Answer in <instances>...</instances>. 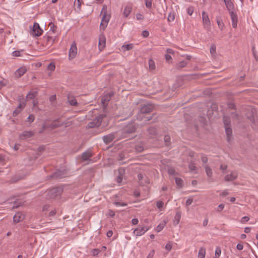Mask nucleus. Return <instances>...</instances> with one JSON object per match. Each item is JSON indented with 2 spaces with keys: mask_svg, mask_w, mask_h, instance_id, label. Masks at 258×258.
Masks as SVG:
<instances>
[{
  "mask_svg": "<svg viewBox=\"0 0 258 258\" xmlns=\"http://www.w3.org/2000/svg\"><path fill=\"white\" fill-rule=\"evenodd\" d=\"M151 111V108L147 105H145L141 108V112L138 114V117L142 119L144 114Z\"/></svg>",
  "mask_w": 258,
  "mask_h": 258,
  "instance_id": "12",
  "label": "nucleus"
},
{
  "mask_svg": "<svg viewBox=\"0 0 258 258\" xmlns=\"http://www.w3.org/2000/svg\"><path fill=\"white\" fill-rule=\"evenodd\" d=\"M119 133H115L104 136L103 137V140L106 144H109L115 139V137Z\"/></svg>",
  "mask_w": 258,
  "mask_h": 258,
  "instance_id": "8",
  "label": "nucleus"
},
{
  "mask_svg": "<svg viewBox=\"0 0 258 258\" xmlns=\"http://www.w3.org/2000/svg\"><path fill=\"white\" fill-rule=\"evenodd\" d=\"M225 127V132L227 136V141L228 142L230 140V137L232 134V129L230 127V126H226Z\"/></svg>",
  "mask_w": 258,
  "mask_h": 258,
  "instance_id": "28",
  "label": "nucleus"
},
{
  "mask_svg": "<svg viewBox=\"0 0 258 258\" xmlns=\"http://www.w3.org/2000/svg\"><path fill=\"white\" fill-rule=\"evenodd\" d=\"M249 220V218L247 216H244L241 219V223H245L247 222Z\"/></svg>",
  "mask_w": 258,
  "mask_h": 258,
  "instance_id": "52",
  "label": "nucleus"
},
{
  "mask_svg": "<svg viewBox=\"0 0 258 258\" xmlns=\"http://www.w3.org/2000/svg\"><path fill=\"white\" fill-rule=\"evenodd\" d=\"M106 46V38L104 35H100L99 36V40L98 47L100 50H102Z\"/></svg>",
  "mask_w": 258,
  "mask_h": 258,
  "instance_id": "10",
  "label": "nucleus"
},
{
  "mask_svg": "<svg viewBox=\"0 0 258 258\" xmlns=\"http://www.w3.org/2000/svg\"><path fill=\"white\" fill-rule=\"evenodd\" d=\"M82 3V0H75L74 2V5L77 6V12H79L81 9V5Z\"/></svg>",
  "mask_w": 258,
  "mask_h": 258,
  "instance_id": "31",
  "label": "nucleus"
},
{
  "mask_svg": "<svg viewBox=\"0 0 258 258\" xmlns=\"http://www.w3.org/2000/svg\"><path fill=\"white\" fill-rule=\"evenodd\" d=\"M149 229L147 227H139L134 230L133 233L137 237L140 236L144 234Z\"/></svg>",
  "mask_w": 258,
  "mask_h": 258,
  "instance_id": "6",
  "label": "nucleus"
},
{
  "mask_svg": "<svg viewBox=\"0 0 258 258\" xmlns=\"http://www.w3.org/2000/svg\"><path fill=\"white\" fill-rule=\"evenodd\" d=\"M168 173L169 174L174 175L175 174V171L174 169L171 168L168 170Z\"/></svg>",
  "mask_w": 258,
  "mask_h": 258,
  "instance_id": "62",
  "label": "nucleus"
},
{
  "mask_svg": "<svg viewBox=\"0 0 258 258\" xmlns=\"http://www.w3.org/2000/svg\"><path fill=\"white\" fill-rule=\"evenodd\" d=\"M114 204L116 207H119V206L124 207V206H127V204L126 203H123V202H114Z\"/></svg>",
  "mask_w": 258,
  "mask_h": 258,
  "instance_id": "41",
  "label": "nucleus"
},
{
  "mask_svg": "<svg viewBox=\"0 0 258 258\" xmlns=\"http://www.w3.org/2000/svg\"><path fill=\"white\" fill-rule=\"evenodd\" d=\"M206 174L208 177H211L213 175V172L212 169L207 165H205L204 166Z\"/></svg>",
  "mask_w": 258,
  "mask_h": 258,
  "instance_id": "26",
  "label": "nucleus"
},
{
  "mask_svg": "<svg viewBox=\"0 0 258 258\" xmlns=\"http://www.w3.org/2000/svg\"><path fill=\"white\" fill-rule=\"evenodd\" d=\"M47 69L49 70H50L51 71H54L55 69V64L53 62L50 63L47 67Z\"/></svg>",
  "mask_w": 258,
  "mask_h": 258,
  "instance_id": "40",
  "label": "nucleus"
},
{
  "mask_svg": "<svg viewBox=\"0 0 258 258\" xmlns=\"http://www.w3.org/2000/svg\"><path fill=\"white\" fill-rule=\"evenodd\" d=\"M202 21L204 28L208 31H210L211 27V23L208 14L205 11L202 12Z\"/></svg>",
  "mask_w": 258,
  "mask_h": 258,
  "instance_id": "3",
  "label": "nucleus"
},
{
  "mask_svg": "<svg viewBox=\"0 0 258 258\" xmlns=\"http://www.w3.org/2000/svg\"><path fill=\"white\" fill-rule=\"evenodd\" d=\"M224 208V205L223 204H220L217 207V211L220 212L222 211Z\"/></svg>",
  "mask_w": 258,
  "mask_h": 258,
  "instance_id": "55",
  "label": "nucleus"
},
{
  "mask_svg": "<svg viewBox=\"0 0 258 258\" xmlns=\"http://www.w3.org/2000/svg\"><path fill=\"white\" fill-rule=\"evenodd\" d=\"M172 247V242L169 241L165 245V248L168 251H170Z\"/></svg>",
  "mask_w": 258,
  "mask_h": 258,
  "instance_id": "37",
  "label": "nucleus"
},
{
  "mask_svg": "<svg viewBox=\"0 0 258 258\" xmlns=\"http://www.w3.org/2000/svg\"><path fill=\"white\" fill-rule=\"evenodd\" d=\"M77 47L76 43L74 42L72 43L69 49V58L70 59L74 58L77 54Z\"/></svg>",
  "mask_w": 258,
  "mask_h": 258,
  "instance_id": "5",
  "label": "nucleus"
},
{
  "mask_svg": "<svg viewBox=\"0 0 258 258\" xmlns=\"http://www.w3.org/2000/svg\"><path fill=\"white\" fill-rule=\"evenodd\" d=\"M37 94H38V92L36 91H30L27 95L26 98L27 99H33L37 96Z\"/></svg>",
  "mask_w": 258,
  "mask_h": 258,
  "instance_id": "25",
  "label": "nucleus"
},
{
  "mask_svg": "<svg viewBox=\"0 0 258 258\" xmlns=\"http://www.w3.org/2000/svg\"><path fill=\"white\" fill-rule=\"evenodd\" d=\"M68 101L70 103V104L72 105L75 106L77 104V101L76 99L73 97H69Z\"/></svg>",
  "mask_w": 258,
  "mask_h": 258,
  "instance_id": "32",
  "label": "nucleus"
},
{
  "mask_svg": "<svg viewBox=\"0 0 258 258\" xmlns=\"http://www.w3.org/2000/svg\"><path fill=\"white\" fill-rule=\"evenodd\" d=\"M221 253V250L220 248H219V247L216 248V250H215V256L216 257H219Z\"/></svg>",
  "mask_w": 258,
  "mask_h": 258,
  "instance_id": "45",
  "label": "nucleus"
},
{
  "mask_svg": "<svg viewBox=\"0 0 258 258\" xmlns=\"http://www.w3.org/2000/svg\"><path fill=\"white\" fill-rule=\"evenodd\" d=\"M164 139L165 143H169L170 141V137L169 136H165Z\"/></svg>",
  "mask_w": 258,
  "mask_h": 258,
  "instance_id": "59",
  "label": "nucleus"
},
{
  "mask_svg": "<svg viewBox=\"0 0 258 258\" xmlns=\"http://www.w3.org/2000/svg\"><path fill=\"white\" fill-rule=\"evenodd\" d=\"M237 177V173L235 171H232L229 174L225 176V180L226 181H232L235 179Z\"/></svg>",
  "mask_w": 258,
  "mask_h": 258,
  "instance_id": "13",
  "label": "nucleus"
},
{
  "mask_svg": "<svg viewBox=\"0 0 258 258\" xmlns=\"http://www.w3.org/2000/svg\"><path fill=\"white\" fill-rule=\"evenodd\" d=\"M132 11V8L130 6H126L124 8L123 14L124 17H127L131 13Z\"/></svg>",
  "mask_w": 258,
  "mask_h": 258,
  "instance_id": "29",
  "label": "nucleus"
},
{
  "mask_svg": "<svg viewBox=\"0 0 258 258\" xmlns=\"http://www.w3.org/2000/svg\"><path fill=\"white\" fill-rule=\"evenodd\" d=\"M34 133L31 131H25L23 132L20 135V138L21 140H24L32 137Z\"/></svg>",
  "mask_w": 258,
  "mask_h": 258,
  "instance_id": "15",
  "label": "nucleus"
},
{
  "mask_svg": "<svg viewBox=\"0 0 258 258\" xmlns=\"http://www.w3.org/2000/svg\"><path fill=\"white\" fill-rule=\"evenodd\" d=\"M148 133L150 135H154L157 133V130L155 127H151L148 129Z\"/></svg>",
  "mask_w": 258,
  "mask_h": 258,
  "instance_id": "39",
  "label": "nucleus"
},
{
  "mask_svg": "<svg viewBox=\"0 0 258 258\" xmlns=\"http://www.w3.org/2000/svg\"><path fill=\"white\" fill-rule=\"evenodd\" d=\"M27 120L28 121L31 122H33L34 120V115H30L28 118H27Z\"/></svg>",
  "mask_w": 258,
  "mask_h": 258,
  "instance_id": "56",
  "label": "nucleus"
},
{
  "mask_svg": "<svg viewBox=\"0 0 258 258\" xmlns=\"http://www.w3.org/2000/svg\"><path fill=\"white\" fill-rule=\"evenodd\" d=\"M181 218V212L178 211L176 213L175 216L174 217V219L173 220V224L174 225H177L179 224L180 220Z\"/></svg>",
  "mask_w": 258,
  "mask_h": 258,
  "instance_id": "22",
  "label": "nucleus"
},
{
  "mask_svg": "<svg viewBox=\"0 0 258 258\" xmlns=\"http://www.w3.org/2000/svg\"><path fill=\"white\" fill-rule=\"evenodd\" d=\"M26 71L27 70L25 68H20L15 72V75L17 77H20L26 73Z\"/></svg>",
  "mask_w": 258,
  "mask_h": 258,
  "instance_id": "19",
  "label": "nucleus"
},
{
  "mask_svg": "<svg viewBox=\"0 0 258 258\" xmlns=\"http://www.w3.org/2000/svg\"><path fill=\"white\" fill-rule=\"evenodd\" d=\"M210 51L212 56H215L216 54V47L215 45L213 44L211 46Z\"/></svg>",
  "mask_w": 258,
  "mask_h": 258,
  "instance_id": "35",
  "label": "nucleus"
},
{
  "mask_svg": "<svg viewBox=\"0 0 258 258\" xmlns=\"http://www.w3.org/2000/svg\"><path fill=\"white\" fill-rule=\"evenodd\" d=\"M166 225V222L165 221L162 223H160L156 228L155 230L157 232H160L164 227Z\"/></svg>",
  "mask_w": 258,
  "mask_h": 258,
  "instance_id": "30",
  "label": "nucleus"
},
{
  "mask_svg": "<svg viewBox=\"0 0 258 258\" xmlns=\"http://www.w3.org/2000/svg\"><path fill=\"white\" fill-rule=\"evenodd\" d=\"M174 14H172V13H170L169 15H168V21L169 22H172V21H173L174 20Z\"/></svg>",
  "mask_w": 258,
  "mask_h": 258,
  "instance_id": "43",
  "label": "nucleus"
},
{
  "mask_svg": "<svg viewBox=\"0 0 258 258\" xmlns=\"http://www.w3.org/2000/svg\"><path fill=\"white\" fill-rule=\"evenodd\" d=\"M62 124L59 123L58 120H55L50 124L48 126H47L46 124H44L43 125V130H45L46 128L49 127L50 128H54L60 126Z\"/></svg>",
  "mask_w": 258,
  "mask_h": 258,
  "instance_id": "14",
  "label": "nucleus"
},
{
  "mask_svg": "<svg viewBox=\"0 0 258 258\" xmlns=\"http://www.w3.org/2000/svg\"><path fill=\"white\" fill-rule=\"evenodd\" d=\"M227 165H221L220 167V170H221L223 172L225 171L227 169Z\"/></svg>",
  "mask_w": 258,
  "mask_h": 258,
  "instance_id": "58",
  "label": "nucleus"
},
{
  "mask_svg": "<svg viewBox=\"0 0 258 258\" xmlns=\"http://www.w3.org/2000/svg\"><path fill=\"white\" fill-rule=\"evenodd\" d=\"M100 250L97 248L93 249L91 251L92 255L94 256L98 255L100 253Z\"/></svg>",
  "mask_w": 258,
  "mask_h": 258,
  "instance_id": "42",
  "label": "nucleus"
},
{
  "mask_svg": "<svg viewBox=\"0 0 258 258\" xmlns=\"http://www.w3.org/2000/svg\"><path fill=\"white\" fill-rule=\"evenodd\" d=\"M134 47V45L132 43L124 44L121 47V51L125 52L128 50L132 49Z\"/></svg>",
  "mask_w": 258,
  "mask_h": 258,
  "instance_id": "21",
  "label": "nucleus"
},
{
  "mask_svg": "<svg viewBox=\"0 0 258 258\" xmlns=\"http://www.w3.org/2000/svg\"><path fill=\"white\" fill-rule=\"evenodd\" d=\"M111 96L112 94L111 93H107L102 96L101 103L103 106L107 104L108 102L110 100Z\"/></svg>",
  "mask_w": 258,
  "mask_h": 258,
  "instance_id": "17",
  "label": "nucleus"
},
{
  "mask_svg": "<svg viewBox=\"0 0 258 258\" xmlns=\"http://www.w3.org/2000/svg\"><path fill=\"white\" fill-rule=\"evenodd\" d=\"M139 222V220L137 218H134L132 220V223L133 225H137Z\"/></svg>",
  "mask_w": 258,
  "mask_h": 258,
  "instance_id": "60",
  "label": "nucleus"
},
{
  "mask_svg": "<svg viewBox=\"0 0 258 258\" xmlns=\"http://www.w3.org/2000/svg\"><path fill=\"white\" fill-rule=\"evenodd\" d=\"M101 14L103 15L101 22L100 23V29L104 30L107 27L110 18V15L107 13V7L106 6H103Z\"/></svg>",
  "mask_w": 258,
  "mask_h": 258,
  "instance_id": "1",
  "label": "nucleus"
},
{
  "mask_svg": "<svg viewBox=\"0 0 258 258\" xmlns=\"http://www.w3.org/2000/svg\"><path fill=\"white\" fill-rule=\"evenodd\" d=\"M92 155L91 152L88 151L84 152L82 154V158L83 160L87 161L89 160L92 157Z\"/></svg>",
  "mask_w": 258,
  "mask_h": 258,
  "instance_id": "23",
  "label": "nucleus"
},
{
  "mask_svg": "<svg viewBox=\"0 0 258 258\" xmlns=\"http://www.w3.org/2000/svg\"><path fill=\"white\" fill-rule=\"evenodd\" d=\"M216 21L218 26V28L220 31H222L225 29V25L224 23L222 18L220 16H217L216 17Z\"/></svg>",
  "mask_w": 258,
  "mask_h": 258,
  "instance_id": "11",
  "label": "nucleus"
},
{
  "mask_svg": "<svg viewBox=\"0 0 258 258\" xmlns=\"http://www.w3.org/2000/svg\"><path fill=\"white\" fill-rule=\"evenodd\" d=\"M26 105V103L25 102H23L20 103L18 107V108L13 111V116H16L21 111V108H24Z\"/></svg>",
  "mask_w": 258,
  "mask_h": 258,
  "instance_id": "24",
  "label": "nucleus"
},
{
  "mask_svg": "<svg viewBox=\"0 0 258 258\" xmlns=\"http://www.w3.org/2000/svg\"><path fill=\"white\" fill-rule=\"evenodd\" d=\"M46 38L48 41L50 42L51 43H53L54 39L52 36H47Z\"/></svg>",
  "mask_w": 258,
  "mask_h": 258,
  "instance_id": "54",
  "label": "nucleus"
},
{
  "mask_svg": "<svg viewBox=\"0 0 258 258\" xmlns=\"http://www.w3.org/2000/svg\"><path fill=\"white\" fill-rule=\"evenodd\" d=\"M165 57L167 61H168V62H171L172 57L170 55L166 54L165 55Z\"/></svg>",
  "mask_w": 258,
  "mask_h": 258,
  "instance_id": "48",
  "label": "nucleus"
},
{
  "mask_svg": "<svg viewBox=\"0 0 258 258\" xmlns=\"http://www.w3.org/2000/svg\"><path fill=\"white\" fill-rule=\"evenodd\" d=\"M137 128V125L135 123L128 124L124 129L125 133H132L134 132Z\"/></svg>",
  "mask_w": 258,
  "mask_h": 258,
  "instance_id": "9",
  "label": "nucleus"
},
{
  "mask_svg": "<svg viewBox=\"0 0 258 258\" xmlns=\"http://www.w3.org/2000/svg\"><path fill=\"white\" fill-rule=\"evenodd\" d=\"M20 53L21 52L20 51H14L12 52V56H20Z\"/></svg>",
  "mask_w": 258,
  "mask_h": 258,
  "instance_id": "50",
  "label": "nucleus"
},
{
  "mask_svg": "<svg viewBox=\"0 0 258 258\" xmlns=\"http://www.w3.org/2000/svg\"><path fill=\"white\" fill-rule=\"evenodd\" d=\"M113 232L112 230H109L106 234V235L108 237H110L112 236Z\"/></svg>",
  "mask_w": 258,
  "mask_h": 258,
  "instance_id": "64",
  "label": "nucleus"
},
{
  "mask_svg": "<svg viewBox=\"0 0 258 258\" xmlns=\"http://www.w3.org/2000/svg\"><path fill=\"white\" fill-rule=\"evenodd\" d=\"M201 160L203 163H206L208 161V159L206 155H202Z\"/></svg>",
  "mask_w": 258,
  "mask_h": 258,
  "instance_id": "44",
  "label": "nucleus"
},
{
  "mask_svg": "<svg viewBox=\"0 0 258 258\" xmlns=\"http://www.w3.org/2000/svg\"><path fill=\"white\" fill-rule=\"evenodd\" d=\"M136 18L138 20H143L144 17L141 14L139 13L136 15Z\"/></svg>",
  "mask_w": 258,
  "mask_h": 258,
  "instance_id": "53",
  "label": "nucleus"
},
{
  "mask_svg": "<svg viewBox=\"0 0 258 258\" xmlns=\"http://www.w3.org/2000/svg\"><path fill=\"white\" fill-rule=\"evenodd\" d=\"M106 117V115L105 114H102L97 116L93 121L90 122L88 124V126L90 128H93L95 127L99 126L104 117Z\"/></svg>",
  "mask_w": 258,
  "mask_h": 258,
  "instance_id": "2",
  "label": "nucleus"
},
{
  "mask_svg": "<svg viewBox=\"0 0 258 258\" xmlns=\"http://www.w3.org/2000/svg\"><path fill=\"white\" fill-rule=\"evenodd\" d=\"M232 22V27L234 29L237 27L238 17L236 13L234 11L229 12Z\"/></svg>",
  "mask_w": 258,
  "mask_h": 258,
  "instance_id": "7",
  "label": "nucleus"
},
{
  "mask_svg": "<svg viewBox=\"0 0 258 258\" xmlns=\"http://www.w3.org/2000/svg\"><path fill=\"white\" fill-rule=\"evenodd\" d=\"M146 6L148 8H151L152 7V2L151 0H145Z\"/></svg>",
  "mask_w": 258,
  "mask_h": 258,
  "instance_id": "47",
  "label": "nucleus"
},
{
  "mask_svg": "<svg viewBox=\"0 0 258 258\" xmlns=\"http://www.w3.org/2000/svg\"><path fill=\"white\" fill-rule=\"evenodd\" d=\"M166 52L169 54H174V51L173 50H172V49H170V48H167L166 49Z\"/></svg>",
  "mask_w": 258,
  "mask_h": 258,
  "instance_id": "63",
  "label": "nucleus"
},
{
  "mask_svg": "<svg viewBox=\"0 0 258 258\" xmlns=\"http://www.w3.org/2000/svg\"><path fill=\"white\" fill-rule=\"evenodd\" d=\"M187 64V62L185 61H181L177 64V68L179 69L185 67Z\"/></svg>",
  "mask_w": 258,
  "mask_h": 258,
  "instance_id": "36",
  "label": "nucleus"
},
{
  "mask_svg": "<svg viewBox=\"0 0 258 258\" xmlns=\"http://www.w3.org/2000/svg\"><path fill=\"white\" fill-rule=\"evenodd\" d=\"M148 63H149V67L150 70H155V62L153 60H152V59H150L149 60Z\"/></svg>",
  "mask_w": 258,
  "mask_h": 258,
  "instance_id": "34",
  "label": "nucleus"
},
{
  "mask_svg": "<svg viewBox=\"0 0 258 258\" xmlns=\"http://www.w3.org/2000/svg\"><path fill=\"white\" fill-rule=\"evenodd\" d=\"M236 248L238 250H242L243 248V245L242 244H240V243H238L236 245Z\"/></svg>",
  "mask_w": 258,
  "mask_h": 258,
  "instance_id": "61",
  "label": "nucleus"
},
{
  "mask_svg": "<svg viewBox=\"0 0 258 258\" xmlns=\"http://www.w3.org/2000/svg\"><path fill=\"white\" fill-rule=\"evenodd\" d=\"M154 254H155V250H152V251H151L149 252V253L148 254V255L146 258H153Z\"/></svg>",
  "mask_w": 258,
  "mask_h": 258,
  "instance_id": "49",
  "label": "nucleus"
},
{
  "mask_svg": "<svg viewBox=\"0 0 258 258\" xmlns=\"http://www.w3.org/2000/svg\"><path fill=\"white\" fill-rule=\"evenodd\" d=\"M164 203L162 201H158L157 202L156 206L158 208L160 209L163 207Z\"/></svg>",
  "mask_w": 258,
  "mask_h": 258,
  "instance_id": "51",
  "label": "nucleus"
},
{
  "mask_svg": "<svg viewBox=\"0 0 258 258\" xmlns=\"http://www.w3.org/2000/svg\"><path fill=\"white\" fill-rule=\"evenodd\" d=\"M206 255V248L204 247H201L198 252V258H205Z\"/></svg>",
  "mask_w": 258,
  "mask_h": 258,
  "instance_id": "27",
  "label": "nucleus"
},
{
  "mask_svg": "<svg viewBox=\"0 0 258 258\" xmlns=\"http://www.w3.org/2000/svg\"><path fill=\"white\" fill-rule=\"evenodd\" d=\"M224 2L229 12L234 11V5L231 0H224Z\"/></svg>",
  "mask_w": 258,
  "mask_h": 258,
  "instance_id": "18",
  "label": "nucleus"
},
{
  "mask_svg": "<svg viewBox=\"0 0 258 258\" xmlns=\"http://www.w3.org/2000/svg\"><path fill=\"white\" fill-rule=\"evenodd\" d=\"M223 122H224V123L225 125V127H226V126H229V125L230 124L231 121H230L229 117H228L227 116H224L223 117Z\"/></svg>",
  "mask_w": 258,
  "mask_h": 258,
  "instance_id": "33",
  "label": "nucleus"
},
{
  "mask_svg": "<svg viewBox=\"0 0 258 258\" xmlns=\"http://www.w3.org/2000/svg\"><path fill=\"white\" fill-rule=\"evenodd\" d=\"M192 202V199H188L186 201V203H185V204L187 206H189L191 204Z\"/></svg>",
  "mask_w": 258,
  "mask_h": 258,
  "instance_id": "57",
  "label": "nucleus"
},
{
  "mask_svg": "<svg viewBox=\"0 0 258 258\" xmlns=\"http://www.w3.org/2000/svg\"><path fill=\"white\" fill-rule=\"evenodd\" d=\"M188 168L190 171L193 172L194 173H197L198 171V167L196 166L194 162H190L188 164Z\"/></svg>",
  "mask_w": 258,
  "mask_h": 258,
  "instance_id": "20",
  "label": "nucleus"
},
{
  "mask_svg": "<svg viewBox=\"0 0 258 258\" xmlns=\"http://www.w3.org/2000/svg\"><path fill=\"white\" fill-rule=\"evenodd\" d=\"M175 182L178 187H181L182 186L183 180L181 178H176Z\"/></svg>",
  "mask_w": 258,
  "mask_h": 258,
  "instance_id": "38",
  "label": "nucleus"
},
{
  "mask_svg": "<svg viewBox=\"0 0 258 258\" xmlns=\"http://www.w3.org/2000/svg\"><path fill=\"white\" fill-rule=\"evenodd\" d=\"M43 32L38 23H34L32 30L30 32L31 35L33 36H40Z\"/></svg>",
  "mask_w": 258,
  "mask_h": 258,
  "instance_id": "4",
  "label": "nucleus"
},
{
  "mask_svg": "<svg viewBox=\"0 0 258 258\" xmlns=\"http://www.w3.org/2000/svg\"><path fill=\"white\" fill-rule=\"evenodd\" d=\"M57 30V27L54 24L50 27V31H51L53 34L55 33Z\"/></svg>",
  "mask_w": 258,
  "mask_h": 258,
  "instance_id": "46",
  "label": "nucleus"
},
{
  "mask_svg": "<svg viewBox=\"0 0 258 258\" xmlns=\"http://www.w3.org/2000/svg\"><path fill=\"white\" fill-rule=\"evenodd\" d=\"M24 219V215L20 212L16 213L13 217V221L15 223H18Z\"/></svg>",
  "mask_w": 258,
  "mask_h": 258,
  "instance_id": "16",
  "label": "nucleus"
}]
</instances>
